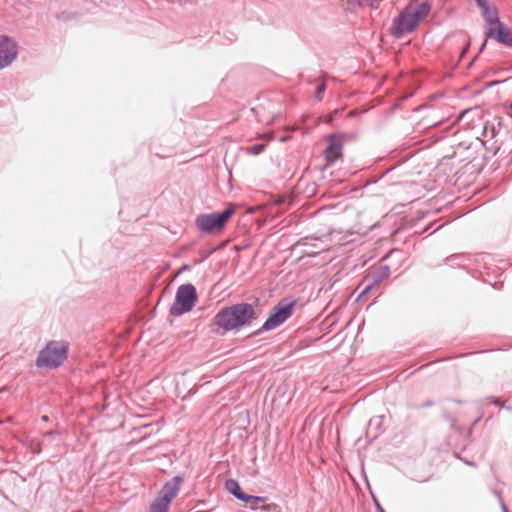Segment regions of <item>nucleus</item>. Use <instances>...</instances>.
I'll list each match as a JSON object with an SVG mask.
<instances>
[{
    "instance_id": "obj_17",
    "label": "nucleus",
    "mask_w": 512,
    "mask_h": 512,
    "mask_svg": "<svg viewBox=\"0 0 512 512\" xmlns=\"http://www.w3.org/2000/svg\"><path fill=\"white\" fill-rule=\"evenodd\" d=\"M377 284H378V279L373 280L372 282L367 283L365 288L362 291V294L368 293L373 288V286L377 285Z\"/></svg>"
},
{
    "instance_id": "obj_6",
    "label": "nucleus",
    "mask_w": 512,
    "mask_h": 512,
    "mask_svg": "<svg viewBox=\"0 0 512 512\" xmlns=\"http://www.w3.org/2000/svg\"><path fill=\"white\" fill-rule=\"evenodd\" d=\"M294 305L295 303L293 301L283 300L279 302L264 323L263 328L265 330H271L282 324L291 316Z\"/></svg>"
},
{
    "instance_id": "obj_20",
    "label": "nucleus",
    "mask_w": 512,
    "mask_h": 512,
    "mask_svg": "<svg viewBox=\"0 0 512 512\" xmlns=\"http://www.w3.org/2000/svg\"><path fill=\"white\" fill-rule=\"evenodd\" d=\"M248 503L250 504L251 509L256 510L258 508L259 503H255V502H248Z\"/></svg>"
},
{
    "instance_id": "obj_3",
    "label": "nucleus",
    "mask_w": 512,
    "mask_h": 512,
    "mask_svg": "<svg viewBox=\"0 0 512 512\" xmlns=\"http://www.w3.org/2000/svg\"><path fill=\"white\" fill-rule=\"evenodd\" d=\"M68 344L63 341H50L36 360L37 367L55 368L67 358Z\"/></svg>"
},
{
    "instance_id": "obj_23",
    "label": "nucleus",
    "mask_w": 512,
    "mask_h": 512,
    "mask_svg": "<svg viewBox=\"0 0 512 512\" xmlns=\"http://www.w3.org/2000/svg\"><path fill=\"white\" fill-rule=\"evenodd\" d=\"M510 107L512 108V103L510 104Z\"/></svg>"
},
{
    "instance_id": "obj_12",
    "label": "nucleus",
    "mask_w": 512,
    "mask_h": 512,
    "mask_svg": "<svg viewBox=\"0 0 512 512\" xmlns=\"http://www.w3.org/2000/svg\"><path fill=\"white\" fill-rule=\"evenodd\" d=\"M485 23H486V29L492 28L499 24L501 21L499 20L498 13L495 8L490 7L488 9H484V11L481 12Z\"/></svg>"
},
{
    "instance_id": "obj_21",
    "label": "nucleus",
    "mask_w": 512,
    "mask_h": 512,
    "mask_svg": "<svg viewBox=\"0 0 512 512\" xmlns=\"http://www.w3.org/2000/svg\"><path fill=\"white\" fill-rule=\"evenodd\" d=\"M270 508H271V505H264V506H262V509H263L264 511H269V510H270Z\"/></svg>"
},
{
    "instance_id": "obj_18",
    "label": "nucleus",
    "mask_w": 512,
    "mask_h": 512,
    "mask_svg": "<svg viewBox=\"0 0 512 512\" xmlns=\"http://www.w3.org/2000/svg\"><path fill=\"white\" fill-rule=\"evenodd\" d=\"M479 8L481 9V12L484 11V9L490 8L487 0H476Z\"/></svg>"
},
{
    "instance_id": "obj_1",
    "label": "nucleus",
    "mask_w": 512,
    "mask_h": 512,
    "mask_svg": "<svg viewBox=\"0 0 512 512\" xmlns=\"http://www.w3.org/2000/svg\"><path fill=\"white\" fill-rule=\"evenodd\" d=\"M256 312L252 305L246 303L235 304L222 309L213 318V325L224 332L249 325L256 319Z\"/></svg>"
},
{
    "instance_id": "obj_22",
    "label": "nucleus",
    "mask_w": 512,
    "mask_h": 512,
    "mask_svg": "<svg viewBox=\"0 0 512 512\" xmlns=\"http://www.w3.org/2000/svg\"><path fill=\"white\" fill-rule=\"evenodd\" d=\"M72 512H82L81 510H75V511H72Z\"/></svg>"
},
{
    "instance_id": "obj_5",
    "label": "nucleus",
    "mask_w": 512,
    "mask_h": 512,
    "mask_svg": "<svg viewBox=\"0 0 512 512\" xmlns=\"http://www.w3.org/2000/svg\"><path fill=\"white\" fill-rule=\"evenodd\" d=\"M197 300L195 287L191 284L181 285L176 292V297L173 305L170 308V313L173 316H180L185 312L190 311Z\"/></svg>"
},
{
    "instance_id": "obj_4",
    "label": "nucleus",
    "mask_w": 512,
    "mask_h": 512,
    "mask_svg": "<svg viewBox=\"0 0 512 512\" xmlns=\"http://www.w3.org/2000/svg\"><path fill=\"white\" fill-rule=\"evenodd\" d=\"M234 213V207H229L221 213L202 214L196 218V225L203 232L218 233L222 231Z\"/></svg>"
},
{
    "instance_id": "obj_11",
    "label": "nucleus",
    "mask_w": 512,
    "mask_h": 512,
    "mask_svg": "<svg viewBox=\"0 0 512 512\" xmlns=\"http://www.w3.org/2000/svg\"><path fill=\"white\" fill-rule=\"evenodd\" d=\"M181 482L182 479L180 477H174L163 486L158 496L170 505L171 501L178 494Z\"/></svg>"
},
{
    "instance_id": "obj_10",
    "label": "nucleus",
    "mask_w": 512,
    "mask_h": 512,
    "mask_svg": "<svg viewBox=\"0 0 512 512\" xmlns=\"http://www.w3.org/2000/svg\"><path fill=\"white\" fill-rule=\"evenodd\" d=\"M225 487L229 493L233 494L237 499L244 502L264 503L267 500L266 497L250 496L245 494L242 491L239 483L234 479L227 480Z\"/></svg>"
},
{
    "instance_id": "obj_15",
    "label": "nucleus",
    "mask_w": 512,
    "mask_h": 512,
    "mask_svg": "<svg viewBox=\"0 0 512 512\" xmlns=\"http://www.w3.org/2000/svg\"><path fill=\"white\" fill-rule=\"evenodd\" d=\"M265 148L264 144H257L254 146H251L247 149V151L251 154L258 155L260 154Z\"/></svg>"
},
{
    "instance_id": "obj_13",
    "label": "nucleus",
    "mask_w": 512,
    "mask_h": 512,
    "mask_svg": "<svg viewBox=\"0 0 512 512\" xmlns=\"http://www.w3.org/2000/svg\"><path fill=\"white\" fill-rule=\"evenodd\" d=\"M169 505L161 498L157 497L150 505V512H167Z\"/></svg>"
},
{
    "instance_id": "obj_16",
    "label": "nucleus",
    "mask_w": 512,
    "mask_h": 512,
    "mask_svg": "<svg viewBox=\"0 0 512 512\" xmlns=\"http://www.w3.org/2000/svg\"><path fill=\"white\" fill-rule=\"evenodd\" d=\"M326 89V85L324 82H321L320 84H318L317 86V89H316V94H315V97L317 98V100H322V97H323V93Z\"/></svg>"
},
{
    "instance_id": "obj_8",
    "label": "nucleus",
    "mask_w": 512,
    "mask_h": 512,
    "mask_svg": "<svg viewBox=\"0 0 512 512\" xmlns=\"http://www.w3.org/2000/svg\"><path fill=\"white\" fill-rule=\"evenodd\" d=\"M345 139L346 137L343 134H332L329 136V144L324 152L325 160L328 164H332L342 157V148Z\"/></svg>"
},
{
    "instance_id": "obj_19",
    "label": "nucleus",
    "mask_w": 512,
    "mask_h": 512,
    "mask_svg": "<svg viewBox=\"0 0 512 512\" xmlns=\"http://www.w3.org/2000/svg\"><path fill=\"white\" fill-rule=\"evenodd\" d=\"M378 270H383V272H381L382 277H385L387 275V266L380 267Z\"/></svg>"
},
{
    "instance_id": "obj_14",
    "label": "nucleus",
    "mask_w": 512,
    "mask_h": 512,
    "mask_svg": "<svg viewBox=\"0 0 512 512\" xmlns=\"http://www.w3.org/2000/svg\"><path fill=\"white\" fill-rule=\"evenodd\" d=\"M381 0H347V3L351 7L359 6V7H373L375 4L379 3Z\"/></svg>"
},
{
    "instance_id": "obj_9",
    "label": "nucleus",
    "mask_w": 512,
    "mask_h": 512,
    "mask_svg": "<svg viewBox=\"0 0 512 512\" xmlns=\"http://www.w3.org/2000/svg\"><path fill=\"white\" fill-rule=\"evenodd\" d=\"M485 34L487 38H491L500 44L512 47V28L502 22L492 28H487Z\"/></svg>"
},
{
    "instance_id": "obj_7",
    "label": "nucleus",
    "mask_w": 512,
    "mask_h": 512,
    "mask_svg": "<svg viewBox=\"0 0 512 512\" xmlns=\"http://www.w3.org/2000/svg\"><path fill=\"white\" fill-rule=\"evenodd\" d=\"M17 56V44L8 36H0V69L9 66Z\"/></svg>"
},
{
    "instance_id": "obj_2",
    "label": "nucleus",
    "mask_w": 512,
    "mask_h": 512,
    "mask_svg": "<svg viewBox=\"0 0 512 512\" xmlns=\"http://www.w3.org/2000/svg\"><path fill=\"white\" fill-rule=\"evenodd\" d=\"M430 7L425 2L411 1L394 19L391 33L397 37L415 30L419 23L428 15Z\"/></svg>"
}]
</instances>
